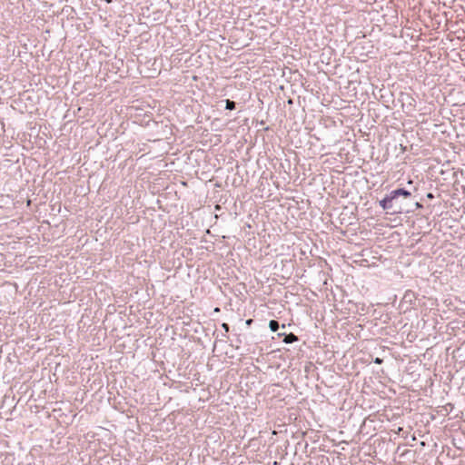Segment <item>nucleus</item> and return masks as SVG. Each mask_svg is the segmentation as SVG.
<instances>
[{"label":"nucleus","mask_w":465,"mask_h":465,"mask_svg":"<svg viewBox=\"0 0 465 465\" xmlns=\"http://www.w3.org/2000/svg\"><path fill=\"white\" fill-rule=\"evenodd\" d=\"M381 362H382V360H381V358H378V357H377V358H375V360H374V363H376V364H381Z\"/></svg>","instance_id":"7"},{"label":"nucleus","mask_w":465,"mask_h":465,"mask_svg":"<svg viewBox=\"0 0 465 465\" xmlns=\"http://www.w3.org/2000/svg\"><path fill=\"white\" fill-rule=\"evenodd\" d=\"M428 197H429V198H431V197H432V194H431V193H429V194H428Z\"/></svg>","instance_id":"9"},{"label":"nucleus","mask_w":465,"mask_h":465,"mask_svg":"<svg viewBox=\"0 0 465 465\" xmlns=\"http://www.w3.org/2000/svg\"><path fill=\"white\" fill-rule=\"evenodd\" d=\"M222 328L225 331V332H228L230 330L229 325L227 323H223Z\"/></svg>","instance_id":"6"},{"label":"nucleus","mask_w":465,"mask_h":465,"mask_svg":"<svg viewBox=\"0 0 465 465\" xmlns=\"http://www.w3.org/2000/svg\"><path fill=\"white\" fill-rule=\"evenodd\" d=\"M269 328L272 331H276L279 329V322L275 320H271L269 322Z\"/></svg>","instance_id":"3"},{"label":"nucleus","mask_w":465,"mask_h":465,"mask_svg":"<svg viewBox=\"0 0 465 465\" xmlns=\"http://www.w3.org/2000/svg\"><path fill=\"white\" fill-rule=\"evenodd\" d=\"M403 196L405 198H409L411 196V192L400 188L391 191L390 193H388L382 200L379 202V204L381 208H391V200L392 199H398V197Z\"/></svg>","instance_id":"1"},{"label":"nucleus","mask_w":465,"mask_h":465,"mask_svg":"<svg viewBox=\"0 0 465 465\" xmlns=\"http://www.w3.org/2000/svg\"><path fill=\"white\" fill-rule=\"evenodd\" d=\"M391 204V208H382V209L391 214L401 213L403 212L402 207L401 204L398 203L397 199H392Z\"/></svg>","instance_id":"2"},{"label":"nucleus","mask_w":465,"mask_h":465,"mask_svg":"<svg viewBox=\"0 0 465 465\" xmlns=\"http://www.w3.org/2000/svg\"><path fill=\"white\" fill-rule=\"evenodd\" d=\"M252 322H253L252 319H248V320H246L245 324L247 326H250L252 323Z\"/></svg>","instance_id":"8"},{"label":"nucleus","mask_w":465,"mask_h":465,"mask_svg":"<svg viewBox=\"0 0 465 465\" xmlns=\"http://www.w3.org/2000/svg\"><path fill=\"white\" fill-rule=\"evenodd\" d=\"M225 104V109L227 110H233L235 108V103L233 101L226 100Z\"/></svg>","instance_id":"5"},{"label":"nucleus","mask_w":465,"mask_h":465,"mask_svg":"<svg viewBox=\"0 0 465 465\" xmlns=\"http://www.w3.org/2000/svg\"><path fill=\"white\" fill-rule=\"evenodd\" d=\"M297 340H298V338L294 334L290 333L289 335L285 336L283 341L285 343H292V342H293V341H295Z\"/></svg>","instance_id":"4"}]
</instances>
